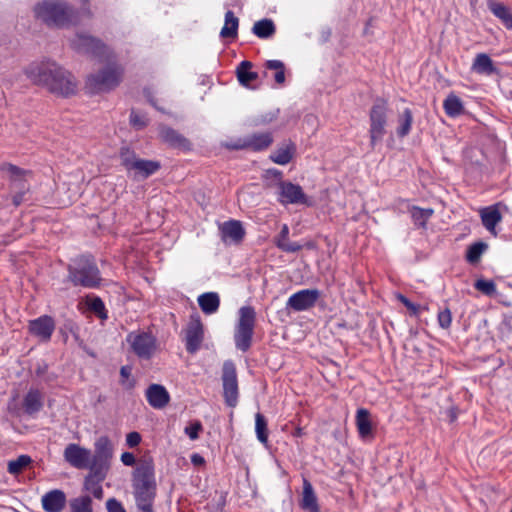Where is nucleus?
Masks as SVG:
<instances>
[{"mask_svg": "<svg viewBox=\"0 0 512 512\" xmlns=\"http://www.w3.org/2000/svg\"><path fill=\"white\" fill-rule=\"evenodd\" d=\"M27 76L33 83L55 95L68 97L76 91L75 77L55 62L33 65L27 69Z\"/></svg>", "mask_w": 512, "mask_h": 512, "instance_id": "1", "label": "nucleus"}, {"mask_svg": "<svg viewBox=\"0 0 512 512\" xmlns=\"http://www.w3.org/2000/svg\"><path fill=\"white\" fill-rule=\"evenodd\" d=\"M34 15L49 27L65 28L78 23V10L64 0H44L34 6Z\"/></svg>", "mask_w": 512, "mask_h": 512, "instance_id": "2", "label": "nucleus"}, {"mask_svg": "<svg viewBox=\"0 0 512 512\" xmlns=\"http://www.w3.org/2000/svg\"><path fill=\"white\" fill-rule=\"evenodd\" d=\"M133 494L140 512H153L152 505L157 494V484L150 463H142L133 473Z\"/></svg>", "mask_w": 512, "mask_h": 512, "instance_id": "3", "label": "nucleus"}, {"mask_svg": "<svg viewBox=\"0 0 512 512\" xmlns=\"http://www.w3.org/2000/svg\"><path fill=\"white\" fill-rule=\"evenodd\" d=\"M68 281L72 286L97 288L101 285V273L91 256H79L68 265Z\"/></svg>", "mask_w": 512, "mask_h": 512, "instance_id": "4", "label": "nucleus"}, {"mask_svg": "<svg viewBox=\"0 0 512 512\" xmlns=\"http://www.w3.org/2000/svg\"><path fill=\"white\" fill-rule=\"evenodd\" d=\"M123 69L118 65H109L96 74L87 76L86 87L90 93H103L115 89L122 80Z\"/></svg>", "mask_w": 512, "mask_h": 512, "instance_id": "5", "label": "nucleus"}, {"mask_svg": "<svg viewBox=\"0 0 512 512\" xmlns=\"http://www.w3.org/2000/svg\"><path fill=\"white\" fill-rule=\"evenodd\" d=\"M255 327V309L245 306L239 309V322L234 332V344L242 353L249 351L252 345L253 328Z\"/></svg>", "mask_w": 512, "mask_h": 512, "instance_id": "6", "label": "nucleus"}, {"mask_svg": "<svg viewBox=\"0 0 512 512\" xmlns=\"http://www.w3.org/2000/svg\"><path fill=\"white\" fill-rule=\"evenodd\" d=\"M388 118V104L382 98H378L373 102L370 108L369 121H370V147L372 149L376 144L382 142L385 136L386 119Z\"/></svg>", "mask_w": 512, "mask_h": 512, "instance_id": "7", "label": "nucleus"}, {"mask_svg": "<svg viewBox=\"0 0 512 512\" xmlns=\"http://www.w3.org/2000/svg\"><path fill=\"white\" fill-rule=\"evenodd\" d=\"M276 201L287 205H304L311 206L312 202L303 192L302 187L291 181L276 182Z\"/></svg>", "mask_w": 512, "mask_h": 512, "instance_id": "8", "label": "nucleus"}, {"mask_svg": "<svg viewBox=\"0 0 512 512\" xmlns=\"http://www.w3.org/2000/svg\"><path fill=\"white\" fill-rule=\"evenodd\" d=\"M71 48L78 54H84L93 58L108 57V47L101 40L83 33L75 34L71 40Z\"/></svg>", "mask_w": 512, "mask_h": 512, "instance_id": "9", "label": "nucleus"}, {"mask_svg": "<svg viewBox=\"0 0 512 512\" xmlns=\"http://www.w3.org/2000/svg\"><path fill=\"white\" fill-rule=\"evenodd\" d=\"M137 358L149 361L157 351V339L147 332H130L125 338Z\"/></svg>", "mask_w": 512, "mask_h": 512, "instance_id": "10", "label": "nucleus"}, {"mask_svg": "<svg viewBox=\"0 0 512 512\" xmlns=\"http://www.w3.org/2000/svg\"><path fill=\"white\" fill-rule=\"evenodd\" d=\"M113 456V446L107 436H101L95 442V451L92 455V472L102 477V472L108 471L110 459Z\"/></svg>", "mask_w": 512, "mask_h": 512, "instance_id": "11", "label": "nucleus"}, {"mask_svg": "<svg viewBox=\"0 0 512 512\" xmlns=\"http://www.w3.org/2000/svg\"><path fill=\"white\" fill-rule=\"evenodd\" d=\"M222 387H224V399L228 407H235L238 401L237 371L234 362L227 360L222 366Z\"/></svg>", "mask_w": 512, "mask_h": 512, "instance_id": "12", "label": "nucleus"}, {"mask_svg": "<svg viewBox=\"0 0 512 512\" xmlns=\"http://www.w3.org/2000/svg\"><path fill=\"white\" fill-rule=\"evenodd\" d=\"M55 330V321L52 316L43 314L35 319L28 320V334L37 338L41 343H47Z\"/></svg>", "mask_w": 512, "mask_h": 512, "instance_id": "13", "label": "nucleus"}, {"mask_svg": "<svg viewBox=\"0 0 512 512\" xmlns=\"http://www.w3.org/2000/svg\"><path fill=\"white\" fill-rule=\"evenodd\" d=\"M319 298L318 289H301L289 297L286 307L295 312H304L313 308Z\"/></svg>", "mask_w": 512, "mask_h": 512, "instance_id": "14", "label": "nucleus"}, {"mask_svg": "<svg viewBox=\"0 0 512 512\" xmlns=\"http://www.w3.org/2000/svg\"><path fill=\"white\" fill-rule=\"evenodd\" d=\"M65 462L74 469H88L91 472V453L90 450L80 447L77 444H68L63 451Z\"/></svg>", "mask_w": 512, "mask_h": 512, "instance_id": "15", "label": "nucleus"}, {"mask_svg": "<svg viewBox=\"0 0 512 512\" xmlns=\"http://www.w3.org/2000/svg\"><path fill=\"white\" fill-rule=\"evenodd\" d=\"M186 351L190 355L195 354L200 349L203 341V326L200 321L199 314L194 313L190 315L189 324L186 328Z\"/></svg>", "mask_w": 512, "mask_h": 512, "instance_id": "16", "label": "nucleus"}, {"mask_svg": "<svg viewBox=\"0 0 512 512\" xmlns=\"http://www.w3.org/2000/svg\"><path fill=\"white\" fill-rule=\"evenodd\" d=\"M240 143L234 145V149H248L252 151H262L270 147L273 143V136L269 132L254 133L246 136Z\"/></svg>", "mask_w": 512, "mask_h": 512, "instance_id": "17", "label": "nucleus"}, {"mask_svg": "<svg viewBox=\"0 0 512 512\" xmlns=\"http://www.w3.org/2000/svg\"><path fill=\"white\" fill-rule=\"evenodd\" d=\"M158 135H160L165 144L173 149L181 151L191 150L190 141L170 126L162 125L160 130H158Z\"/></svg>", "mask_w": 512, "mask_h": 512, "instance_id": "18", "label": "nucleus"}, {"mask_svg": "<svg viewBox=\"0 0 512 512\" xmlns=\"http://www.w3.org/2000/svg\"><path fill=\"white\" fill-rule=\"evenodd\" d=\"M122 167L127 170L128 174L133 173V179H147L157 173L161 168V164L156 160H145L133 162Z\"/></svg>", "mask_w": 512, "mask_h": 512, "instance_id": "19", "label": "nucleus"}, {"mask_svg": "<svg viewBox=\"0 0 512 512\" xmlns=\"http://www.w3.org/2000/svg\"><path fill=\"white\" fill-rule=\"evenodd\" d=\"M219 231L222 241H229L235 244H239L243 241L244 235L246 234V232H244L243 225H241V222L238 220L225 221L220 225Z\"/></svg>", "mask_w": 512, "mask_h": 512, "instance_id": "20", "label": "nucleus"}, {"mask_svg": "<svg viewBox=\"0 0 512 512\" xmlns=\"http://www.w3.org/2000/svg\"><path fill=\"white\" fill-rule=\"evenodd\" d=\"M146 401L149 406L155 409H162L169 404L170 396L169 392L162 385L156 383L149 385L145 391Z\"/></svg>", "mask_w": 512, "mask_h": 512, "instance_id": "21", "label": "nucleus"}, {"mask_svg": "<svg viewBox=\"0 0 512 512\" xmlns=\"http://www.w3.org/2000/svg\"><path fill=\"white\" fill-rule=\"evenodd\" d=\"M66 506V495L62 490L53 489L42 496V509L45 512H61Z\"/></svg>", "mask_w": 512, "mask_h": 512, "instance_id": "22", "label": "nucleus"}, {"mask_svg": "<svg viewBox=\"0 0 512 512\" xmlns=\"http://www.w3.org/2000/svg\"><path fill=\"white\" fill-rule=\"evenodd\" d=\"M43 407V396L39 389H30L22 399V409L25 414L33 416L42 409Z\"/></svg>", "mask_w": 512, "mask_h": 512, "instance_id": "23", "label": "nucleus"}, {"mask_svg": "<svg viewBox=\"0 0 512 512\" xmlns=\"http://www.w3.org/2000/svg\"><path fill=\"white\" fill-rule=\"evenodd\" d=\"M488 9L493 13L494 17L498 18L506 29L512 30V10L504 5L502 2L494 0L488 1Z\"/></svg>", "mask_w": 512, "mask_h": 512, "instance_id": "24", "label": "nucleus"}, {"mask_svg": "<svg viewBox=\"0 0 512 512\" xmlns=\"http://www.w3.org/2000/svg\"><path fill=\"white\" fill-rule=\"evenodd\" d=\"M472 70L481 75L497 74L498 69L494 66L491 58L485 53H479L473 61Z\"/></svg>", "mask_w": 512, "mask_h": 512, "instance_id": "25", "label": "nucleus"}, {"mask_svg": "<svg viewBox=\"0 0 512 512\" xmlns=\"http://www.w3.org/2000/svg\"><path fill=\"white\" fill-rule=\"evenodd\" d=\"M289 232L290 229H288V225H282L280 234L275 237V245L278 249L286 253H297L302 249V246L297 242H291L288 240Z\"/></svg>", "mask_w": 512, "mask_h": 512, "instance_id": "26", "label": "nucleus"}, {"mask_svg": "<svg viewBox=\"0 0 512 512\" xmlns=\"http://www.w3.org/2000/svg\"><path fill=\"white\" fill-rule=\"evenodd\" d=\"M198 305L201 311L206 315H212L219 310L220 299L215 292H207L199 295Z\"/></svg>", "mask_w": 512, "mask_h": 512, "instance_id": "27", "label": "nucleus"}, {"mask_svg": "<svg viewBox=\"0 0 512 512\" xmlns=\"http://www.w3.org/2000/svg\"><path fill=\"white\" fill-rule=\"evenodd\" d=\"M481 221L488 232L495 234V226L501 221L500 211L495 206L483 208L481 210Z\"/></svg>", "mask_w": 512, "mask_h": 512, "instance_id": "28", "label": "nucleus"}, {"mask_svg": "<svg viewBox=\"0 0 512 512\" xmlns=\"http://www.w3.org/2000/svg\"><path fill=\"white\" fill-rule=\"evenodd\" d=\"M443 109L444 113H446L449 118H457L465 111L461 98L454 93H450L447 95L446 99H444Z\"/></svg>", "mask_w": 512, "mask_h": 512, "instance_id": "29", "label": "nucleus"}, {"mask_svg": "<svg viewBox=\"0 0 512 512\" xmlns=\"http://www.w3.org/2000/svg\"><path fill=\"white\" fill-rule=\"evenodd\" d=\"M296 147L292 142L278 147L272 154H270V160L278 165H286L293 159L294 151Z\"/></svg>", "mask_w": 512, "mask_h": 512, "instance_id": "30", "label": "nucleus"}, {"mask_svg": "<svg viewBox=\"0 0 512 512\" xmlns=\"http://www.w3.org/2000/svg\"><path fill=\"white\" fill-rule=\"evenodd\" d=\"M252 63L250 61H242L237 66L236 75L240 85L249 87L250 83L258 79V73L251 71Z\"/></svg>", "mask_w": 512, "mask_h": 512, "instance_id": "31", "label": "nucleus"}, {"mask_svg": "<svg viewBox=\"0 0 512 512\" xmlns=\"http://www.w3.org/2000/svg\"><path fill=\"white\" fill-rule=\"evenodd\" d=\"M105 476H107V471H103V476L96 475L92 472L84 478V489L90 491L95 499H102L104 492H102V487L99 483L104 481Z\"/></svg>", "mask_w": 512, "mask_h": 512, "instance_id": "32", "label": "nucleus"}, {"mask_svg": "<svg viewBox=\"0 0 512 512\" xmlns=\"http://www.w3.org/2000/svg\"><path fill=\"white\" fill-rule=\"evenodd\" d=\"M276 27L272 20L264 18L254 23L252 33L261 39H270L275 35Z\"/></svg>", "mask_w": 512, "mask_h": 512, "instance_id": "33", "label": "nucleus"}, {"mask_svg": "<svg viewBox=\"0 0 512 512\" xmlns=\"http://www.w3.org/2000/svg\"><path fill=\"white\" fill-rule=\"evenodd\" d=\"M238 29V18L234 15V12L228 10L225 13V24L220 30V37L222 39H234L237 37Z\"/></svg>", "mask_w": 512, "mask_h": 512, "instance_id": "34", "label": "nucleus"}, {"mask_svg": "<svg viewBox=\"0 0 512 512\" xmlns=\"http://www.w3.org/2000/svg\"><path fill=\"white\" fill-rule=\"evenodd\" d=\"M301 507L310 512H318L317 498L315 497L314 490L308 480H304V490H302Z\"/></svg>", "mask_w": 512, "mask_h": 512, "instance_id": "35", "label": "nucleus"}, {"mask_svg": "<svg viewBox=\"0 0 512 512\" xmlns=\"http://www.w3.org/2000/svg\"><path fill=\"white\" fill-rule=\"evenodd\" d=\"M487 249L488 244H486L484 241H477L475 243L470 244V246L467 247L466 251L467 263L471 265H476L477 263H479L480 258Z\"/></svg>", "mask_w": 512, "mask_h": 512, "instance_id": "36", "label": "nucleus"}, {"mask_svg": "<svg viewBox=\"0 0 512 512\" xmlns=\"http://www.w3.org/2000/svg\"><path fill=\"white\" fill-rule=\"evenodd\" d=\"M357 429L363 439L371 435L370 412L366 408L357 410Z\"/></svg>", "mask_w": 512, "mask_h": 512, "instance_id": "37", "label": "nucleus"}, {"mask_svg": "<svg viewBox=\"0 0 512 512\" xmlns=\"http://www.w3.org/2000/svg\"><path fill=\"white\" fill-rule=\"evenodd\" d=\"M414 118H412V112L409 108H405L404 112L399 114L398 117V128H396V135L398 138L406 137L411 132V126Z\"/></svg>", "mask_w": 512, "mask_h": 512, "instance_id": "38", "label": "nucleus"}, {"mask_svg": "<svg viewBox=\"0 0 512 512\" xmlns=\"http://www.w3.org/2000/svg\"><path fill=\"white\" fill-rule=\"evenodd\" d=\"M33 460L27 455H19L18 458L13 459L7 463V472L11 475H18L21 473Z\"/></svg>", "mask_w": 512, "mask_h": 512, "instance_id": "39", "label": "nucleus"}, {"mask_svg": "<svg viewBox=\"0 0 512 512\" xmlns=\"http://www.w3.org/2000/svg\"><path fill=\"white\" fill-rule=\"evenodd\" d=\"M255 434H257V439L261 444H267V420L264 415L259 412L255 414Z\"/></svg>", "mask_w": 512, "mask_h": 512, "instance_id": "40", "label": "nucleus"}, {"mask_svg": "<svg viewBox=\"0 0 512 512\" xmlns=\"http://www.w3.org/2000/svg\"><path fill=\"white\" fill-rule=\"evenodd\" d=\"M264 68L274 70L275 83L282 85L285 83V65L280 60H268L264 63Z\"/></svg>", "mask_w": 512, "mask_h": 512, "instance_id": "41", "label": "nucleus"}, {"mask_svg": "<svg viewBox=\"0 0 512 512\" xmlns=\"http://www.w3.org/2000/svg\"><path fill=\"white\" fill-rule=\"evenodd\" d=\"M34 375L42 379V382L47 384L53 383L55 382V380H57V374L54 372H49L48 364H46V362L44 361L36 364V369H34Z\"/></svg>", "mask_w": 512, "mask_h": 512, "instance_id": "42", "label": "nucleus"}, {"mask_svg": "<svg viewBox=\"0 0 512 512\" xmlns=\"http://www.w3.org/2000/svg\"><path fill=\"white\" fill-rule=\"evenodd\" d=\"M87 308L90 312L94 313L96 317L106 320L107 311L105 310L104 302L99 297H93L87 299Z\"/></svg>", "mask_w": 512, "mask_h": 512, "instance_id": "43", "label": "nucleus"}, {"mask_svg": "<svg viewBox=\"0 0 512 512\" xmlns=\"http://www.w3.org/2000/svg\"><path fill=\"white\" fill-rule=\"evenodd\" d=\"M433 210L429 209H421L419 207H413L411 209V218H413L414 224L424 228L426 226L427 220L432 216Z\"/></svg>", "mask_w": 512, "mask_h": 512, "instance_id": "44", "label": "nucleus"}, {"mask_svg": "<svg viewBox=\"0 0 512 512\" xmlns=\"http://www.w3.org/2000/svg\"><path fill=\"white\" fill-rule=\"evenodd\" d=\"M119 159H121L122 166L130 165L134 162L146 161V159L138 158L134 150L129 147H121V149H119Z\"/></svg>", "mask_w": 512, "mask_h": 512, "instance_id": "45", "label": "nucleus"}, {"mask_svg": "<svg viewBox=\"0 0 512 512\" xmlns=\"http://www.w3.org/2000/svg\"><path fill=\"white\" fill-rule=\"evenodd\" d=\"M72 512H91V499L89 496H81L72 500Z\"/></svg>", "mask_w": 512, "mask_h": 512, "instance_id": "46", "label": "nucleus"}, {"mask_svg": "<svg viewBox=\"0 0 512 512\" xmlns=\"http://www.w3.org/2000/svg\"><path fill=\"white\" fill-rule=\"evenodd\" d=\"M475 288L487 296H492L495 293V284L491 280L478 279L475 282Z\"/></svg>", "mask_w": 512, "mask_h": 512, "instance_id": "47", "label": "nucleus"}, {"mask_svg": "<svg viewBox=\"0 0 512 512\" xmlns=\"http://www.w3.org/2000/svg\"><path fill=\"white\" fill-rule=\"evenodd\" d=\"M202 432V424L195 420L184 428V433L190 440L194 441L199 438V433Z\"/></svg>", "mask_w": 512, "mask_h": 512, "instance_id": "48", "label": "nucleus"}, {"mask_svg": "<svg viewBox=\"0 0 512 512\" xmlns=\"http://www.w3.org/2000/svg\"><path fill=\"white\" fill-rule=\"evenodd\" d=\"M276 117L277 110L255 117L254 120H252V124H254V126H264L276 120Z\"/></svg>", "mask_w": 512, "mask_h": 512, "instance_id": "49", "label": "nucleus"}, {"mask_svg": "<svg viewBox=\"0 0 512 512\" xmlns=\"http://www.w3.org/2000/svg\"><path fill=\"white\" fill-rule=\"evenodd\" d=\"M130 123H131V125H133V127L137 128V129H142V128L146 127L147 120H146L145 116L140 115L133 110V111H131V114H130Z\"/></svg>", "mask_w": 512, "mask_h": 512, "instance_id": "50", "label": "nucleus"}, {"mask_svg": "<svg viewBox=\"0 0 512 512\" xmlns=\"http://www.w3.org/2000/svg\"><path fill=\"white\" fill-rule=\"evenodd\" d=\"M437 320H438V325H440L441 329H448L451 324L450 310L445 309L443 311L438 312Z\"/></svg>", "mask_w": 512, "mask_h": 512, "instance_id": "51", "label": "nucleus"}, {"mask_svg": "<svg viewBox=\"0 0 512 512\" xmlns=\"http://www.w3.org/2000/svg\"><path fill=\"white\" fill-rule=\"evenodd\" d=\"M398 300H399L400 303L404 304L406 309L410 310L411 314H413V315H417L418 314V310L420 309V306L414 304L413 302H411L409 299H407L405 297V295L399 294L398 295Z\"/></svg>", "mask_w": 512, "mask_h": 512, "instance_id": "52", "label": "nucleus"}, {"mask_svg": "<svg viewBox=\"0 0 512 512\" xmlns=\"http://www.w3.org/2000/svg\"><path fill=\"white\" fill-rule=\"evenodd\" d=\"M107 512H126L125 508H123L122 504L116 500V498H111L106 502Z\"/></svg>", "mask_w": 512, "mask_h": 512, "instance_id": "53", "label": "nucleus"}, {"mask_svg": "<svg viewBox=\"0 0 512 512\" xmlns=\"http://www.w3.org/2000/svg\"><path fill=\"white\" fill-rule=\"evenodd\" d=\"M125 441H127L128 447L135 448L140 444V434L138 432H130L127 434V439H125Z\"/></svg>", "mask_w": 512, "mask_h": 512, "instance_id": "54", "label": "nucleus"}, {"mask_svg": "<svg viewBox=\"0 0 512 512\" xmlns=\"http://www.w3.org/2000/svg\"><path fill=\"white\" fill-rule=\"evenodd\" d=\"M3 170L7 171L12 177L14 178H20L23 175V170L21 168H18L12 164H4Z\"/></svg>", "mask_w": 512, "mask_h": 512, "instance_id": "55", "label": "nucleus"}, {"mask_svg": "<svg viewBox=\"0 0 512 512\" xmlns=\"http://www.w3.org/2000/svg\"><path fill=\"white\" fill-rule=\"evenodd\" d=\"M119 373H121L122 385H124L125 388H127V389H131L134 386V383L129 382V383L125 384V381H123V380H127L128 377L131 375V368L128 366H122L121 371H119Z\"/></svg>", "mask_w": 512, "mask_h": 512, "instance_id": "56", "label": "nucleus"}, {"mask_svg": "<svg viewBox=\"0 0 512 512\" xmlns=\"http://www.w3.org/2000/svg\"><path fill=\"white\" fill-rule=\"evenodd\" d=\"M266 175H267V177L275 180L276 183H279L281 181H285V180L282 179V172L279 169H275V168L269 169V170L266 171Z\"/></svg>", "mask_w": 512, "mask_h": 512, "instance_id": "57", "label": "nucleus"}, {"mask_svg": "<svg viewBox=\"0 0 512 512\" xmlns=\"http://www.w3.org/2000/svg\"><path fill=\"white\" fill-rule=\"evenodd\" d=\"M121 462L122 464L126 465V466H134L135 464V457L132 453L130 452H124L122 453L121 455Z\"/></svg>", "mask_w": 512, "mask_h": 512, "instance_id": "58", "label": "nucleus"}, {"mask_svg": "<svg viewBox=\"0 0 512 512\" xmlns=\"http://www.w3.org/2000/svg\"><path fill=\"white\" fill-rule=\"evenodd\" d=\"M190 462H192L193 466H203L205 464V459L197 453H193L190 456Z\"/></svg>", "mask_w": 512, "mask_h": 512, "instance_id": "59", "label": "nucleus"}, {"mask_svg": "<svg viewBox=\"0 0 512 512\" xmlns=\"http://www.w3.org/2000/svg\"><path fill=\"white\" fill-rule=\"evenodd\" d=\"M449 419L450 422H453L456 419V412H454L453 408L449 410Z\"/></svg>", "mask_w": 512, "mask_h": 512, "instance_id": "60", "label": "nucleus"}, {"mask_svg": "<svg viewBox=\"0 0 512 512\" xmlns=\"http://www.w3.org/2000/svg\"><path fill=\"white\" fill-rule=\"evenodd\" d=\"M293 435H295V437H301L303 435L302 428H296L295 433H293Z\"/></svg>", "mask_w": 512, "mask_h": 512, "instance_id": "61", "label": "nucleus"}, {"mask_svg": "<svg viewBox=\"0 0 512 512\" xmlns=\"http://www.w3.org/2000/svg\"><path fill=\"white\" fill-rule=\"evenodd\" d=\"M148 101L149 103H151L152 107H155V102H153L151 97L148 98Z\"/></svg>", "mask_w": 512, "mask_h": 512, "instance_id": "62", "label": "nucleus"}, {"mask_svg": "<svg viewBox=\"0 0 512 512\" xmlns=\"http://www.w3.org/2000/svg\"><path fill=\"white\" fill-rule=\"evenodd\" d=\"M511 512H512V510H511Z\"/></svg>", "mask_w": 512, "mask_h": 512, "instance_id": "63", "label": "nucleus"}]
</instances>
